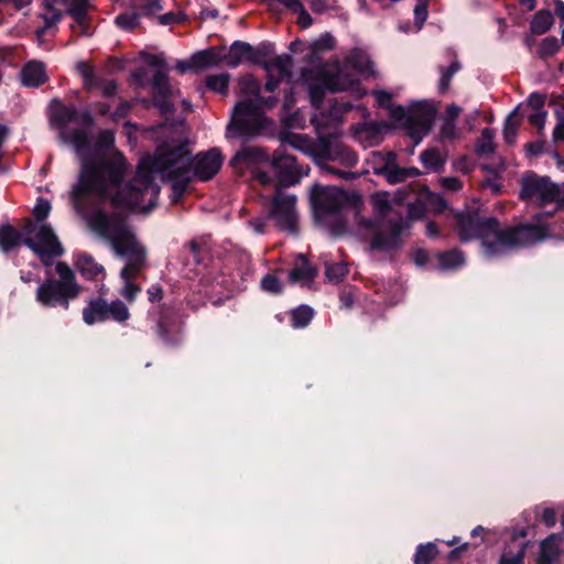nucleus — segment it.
Returning a JSON list of instances; mask_svg holds the SVG:
<instances>
[{
    "instance_id": "ea45409f",
    "label": "nucleus",
    "mask_w": 564,
    "mask_h": 564,
    "mask_svg": "<svg viewBox=\"0 0 564 564\" xmlns=\"http://www.w3.org/2000/svg\"><path fill=\"white\" fill-rule=\"evenodd\" d=\"M347 272L348 270L344 262L326 264V276L333 283L340 282Z\"/></svg>"
},
{
    "instance_id": "e2e57ef3",
    "label": "nucleus",
    "mask_w": 564,
    "mask_h": 564,
    "mask_svg": "<svg viewBox=\"0 0 564 564\" xmlns=\"http://www.w3.org/2000/svg\"><path fill=\"white\" fill-rule=\"evenodd\" d=\"M542 521L546 527H554L556 523V512L552 508H544L542 511Z\"/></svg>"
},
{
    "instance_id": "4468645a",
    "label": "nucleus",
    "mask_w": 564,
    "mask_h": 564,
    "mask_svg": "<svg viewBox=\"0 0 564 564\" xmlns=\"http://www.w3.org/2000/svg\"><path fill=\"white\" fill-rule=\"evenodd\" d=\"M269 160V155L262 148L259 147H245L231 160V164L235 166L246 165L252 169V175L263 186H270L271 183L275 182L264 171L257 167L261 163H265Z\"/></svg>"
},
{
    "instance_id": "5701e85b",
    "label": "nucleus",
    "mask_w": 564,
    "mask_h": 564,
    "mask_svg": "<svg viewBox=\"0 0 564 564\" xmlns=\"http://www.w3.org/2000/svg\"><path fill=\"white\" fill-rule=\"evenodd\" d=\"M23 85L37 87L46 80L45 67L40 62H31L25 65L21 73Z\"/></svg>"
},
{
    "instance_id": "37998d69",
    "label": "nucleus",
    "mask_w": 564,
    "mask_h": 564,
    "mask_svg": "<svg viewBox=\"0 0 564 564\" xmlns=\"http://www.w3.org/2000/svg\"><path fill=\"white\" fill-rule=\"evenodd\" d=\"M389 113L395 124L405 127L408 129L409 109L405 110L401 106H389Z\"/></svg>"
},
{
    "instance_id": "e433bc0d",
    "label": "nucleus",
    "mask_w": 564,
    "mask_h": 564,
    "mask_svg": "<svg viewBox=\"0 0 564 564\" xmlns=\"http://www.w3.org/2000/svg\"><path fill=\"white\" fill-rule=\"evenodd\" d=\"M518 127L519 121L516 118V111H513L508 116L503 128V138L508 144H512L516 141Z\"/></svg>"
},
{
    "instance_id": "79ce46f5",
    "label": "nucleus",
    "mask_w": 564,
    "mask_h": 564,
    "mask_svg": "<svg viewBox=\"0 0 564 564\" xmlns=\"http://www.w3.org/2000/svg\"><path fill=\"white\" fill-rule=\"evenodd\" d=\"M133 4L147 15L154 14L162 9L161 0H133Z\"/></svg>"
},
{
    "instance_id": "603ef678",
    "label": "nucleus",
    "mask_w": 564,
    "mask_h": 564,
    "mask_svg": "<svg viewBox=\"0 0 564 564\" xmlns=\"http://www.w3.org/2000/svg\"><path fill=\"white\" fill-rule=\"evenodd\" d=\"M545 102V97L540 94H532L527 102V109L529 112H538V111H545L543 109Z\"/></svg>"
},
{
    "instance_id": "473e14b6",
    "label": "nucleus",
    "mask_w": 564,
    "mask_h": 564,
    "mask_svg": "<svg viewBox=\"0 0 564 564\" xmlns=\"http://www.w3.org/2000/svg\"><path fill=\"white\" fill-rule=\"evenodd\" d=\"M313 317V311L308 306H300L292 312V325L295 328L305 327Z\"/></svg>"
},
{
    "instance_id": "ddd939ff",
    "label": "nucleus",
    "mask_w": 564,
    "mask_h": 564,
    "mask_svg": "<svg viewBox=\"0 0 564 564\" xmlns=\"http://www.w3.org/2000/svg\"><path fill=\"white\" fill-rule=\"evenodd\" d=\"M435 113L433 105L426 101L414 102L409 108L408 133L415 145L430 132Z\"/></svg>"
},
{
    "instance_id": "bb28decb",
    "label": "nucleus",
    "mask_w": 564,
    "mask_h": 564,
    "mask_svg": "<svg viewBox=\"0 0 564 564\" xmlns=\"http://www.w3.org/2000/svg\"><path fill=\"white\" fill-rule=\"evenodd\" d=\"M446 156L445 152L431 148L421 153L420 161L427 171L440 172L445 165Z\"/></svg>"
},
{
    "instance_id": "412c9836",
    "label": "nucleus",
    "mask_w": 564,
    "mask_h": 564,
    "mask_svg": "<svg viewBox=\"0 0 564 564\" xmlns=\"http://www.w3.org/2000/svg\"><path fill=\"white\" fill-rule=\"evenodd\" d=\"M148 64L156 69L153 77V89L162 97H170L173 95L174 89L171 87L169 78L164 72V59L158 55H151L148 58Z\"/></svg>"
},
{
    "instance_id": "3c124183",
    "label": "nucleus",
    "mask_w": 564,
    "mask_h": 564,
    "mask_svg": "<svg viewBox=\"0 0 564 564\" xmlns=\"http://www.w3.org/2000/svg\"><path fill=\"white\" fill-rule=\"evenodd\" d=\"M446 204L445 200L437 194H427L425 199V207L435 212L441 213L444 210Z\"/></svg>"
},
{
    "instance_id": "338daca9",
    "label": "nucleus",
    "mask_w": 564,
    "mask_h": 564,
    "mask_svg": "<svg viewBox=\"0 0 564 564\" xmlns=\"http://www.w3.org/2000/svg\"><path fill=\"white\" fill-rule=\"evenodd\" d=\"M297 22L302 28L306 29L312 24V18L308 14V12L304 9V7H302V10L297 11Z\"/></svg>"
},
{
    "instance_id": "c756f323",
    "label": "nucleus",
    "mask_w": 564,
    "mask_h": 564,
    "mask_svg": "<svg viewBox=\"0 0 564 564\" xmlns=\"http://www.w3.org/2000/svg\"><path fill=\"white\" fill-rule=\"evenodd\" d=\"M438 265L442 270H452L460 267L465 262L463 253L458 250H452L438 254Z\"/></svg>"
},
{
    "instance_id": "4d7b16f0",
    "label": "nucleus",
    "mask_w": 564,
    "mask_h": 564,
    "mask_svg": "<svg viewBox=\"0 0 564 564\" xmlns=\"http://www.w3.org/2000/svg\"><path fill=\"white\" fill-rule=\"evenodd\" d=\"M546 111L529 112L528 119L531 124L538 128L539 133L544 129Z\"/></svg>"
},
{
    "instance_id": "680f3d73",
    "label": "nucleus",
    "mask_w": 564,
    "mask_h": 564,
    "mask_svg": "<svg viewBox=\"0 0 564 564\" xmlns=\"http://www.w3.org/2000/svg\"><path fill=\"white\" fill-rule=\"evenodd\" d=\"M441 184L444 188L457 192L462 188V183L457 177H443Z\"/></svg>"
},
{
    "instance_id": "b1692460",
    "label": "nucleus",
    "mask_w": 564,
    "mask_h": 564,
    "mask_svg": "<svg viewBox=\"0 0 564 564\" xmlns=\"http://www.w3.org/2000/svg\"><path fill=\"white\" fill-rule=\"evenodd\" d=\"M563 539L562 534H551L541 543V553L539 564H551L560 554V544Z\"/></svg>"
},
{
    "instance_id": "a211bd4d",
    "label": "nucleus",
    "mask_w": 564,
    "mask_h": 564,
    "mask_svg": "<svg viewBox=\"0 0 564 564\" xmlns=\"http://www.w3.org/2000/svg\"><path fill=\"white\" fill-rule=\"evenodd\" d=\"M223 164V158L218 150L213 149L205 153H199L195 160L191 159L194 174L200 181H208L218 173Z\"/></svg>"
},
{
    "instance_id": "39448f33",
    "label": "nucleus",
    "mask_w": 564,
    "mask_h": 564,
    "mask_svg": "<svg viewBox=\"0 0 564 564\" xmlns=\"http://www.w3.org/2000/svg\"><path fill=\"white\" fill-rule=\"evenodd\" d=\"M240 99L232 109L231 120L227 127V138L252 139L273 129V121L264 111L276 105L275 97H263L261 86L252 76L239 82Z\"/></svg>"
},
{
    "instance_id": "f257e3e1",
    "label": "nucleus",
    "mask_w": 564,
    "mask_h": 564,
    "mask_svg": "<svg viewBox=\"0 0 564 564\" xmlns=\"http://www.w3.org/2000/svg\"><path fill=\"white\" fill-rule=\"evenodd\" d=\"M113 141L111 130L100 131L95 143L88 137L89 150L85 159L90 171L96 175L90 184L83 187L79 177L70 193L74 208L86 221L98 214H110L105 206L108 202L113 206L141 208L154 204L158 187L151 182L149 175L143 176L151 165L150 156L142 158L134 175L123 181L128 169L123 155L115 151L109 158L104 156V152L112 147Z\"/></svg>"
},
{
    "instance_id": "6e6d98bb",
    "label": "nucleus",
    "mask_w": 564,
    "mask_h": 564,
    "mask_svg": "<svg viewBox=\"0 0 564 564\" xmlns=\"http://www.w3.org/2000/svg\"><path fill=\"white\" fill-rule=\"evenodd\" d=\"M457 137L456 124L452 120H446L440 131L441 140H454Z\"/></svg>"
},
{
    "instance_id": "6ab92c4d",
    "label": "nucleus",
    "mask_w": 564,
    "mask_h": 564,
    "mask_svg": "<svg viewBox=\"0 0 564 564\" xmlns=\"http://www.w3.org/2000/svg\"><path fill=\"white\" fill-rule=\"evenodd\" d=\"M75 296L68 295V292H65L63 288H61L55 281L48 279L36 290V301L47 307H53L58 304L63 305L65 308L68 307V300L74 299Z\"/></svg>"
},
{
    "instance_id": "49530a36",
    "label": "nucleus",
    "mask_w": 564,
    "mask_h": 564,
    "mask_svg": "<svg viewBox=\"0 0 564 564\" xmlns=\"http://www.w3.org/2000/svg\"><path fill=\"white\" fill-rule=\"evenodd\" d=\"M335 150L337 151V156L344 164L348 166H354L357 163V156L354 152H351L348 148L336 144Z\"/></svg>"
},
{
    "instance_id": "f704fd0d",
    "label": "nucleus",
    "mask_w": 564,
    "mask_h": 564,
    "mask_svg": "<svg viewBox=\"0 0 564 564\" xmlns=\"http://www.w3.org/2000/svg\"><path fill=\"white\" fill-rule=\"evenodd\" d=\"M229 76L227 74L209 75L206 78V85L210 90L219 94H226L228 90Z\"/></svg>"
},
{
    "instance_id": "f3484780",
    "label": "nucleus",
    "mask_w": 564,
    "mask_h": 564,
    "mask_svg": "<svg viewBox=\"0 0 564 564\" xmlns=\"http://www.w3.org/2000/svg\"><path fill=\"white\" fill-rule=\"evenodd\" d=\"M292 66V57L288 54L274 56L264 62L263 67L269 74L265 90L272 93L279 86L280 79L290 78Z\"/></svg>"
},
{
    "instance_id": "aec40b11",
    "label": "nucleus",
    "mask_w": 564,
    "mask_h": 564,
    "mask_svg": "<svg viewBox=\"0 0 564 564\" xmlns=\"http://www.w3.org/2000/svg\"><path fill=\"white\" fill-rule=\"evenodd\" d=\"M226 63L236 67L242 63H259L258 53L246 42H235L225 57Z\"/></svg>"
},
{
    "instance_id": "c9c22d12",
    "label": "nucleus",
    "mask_w": 564,
    "mask_h": 564,
    "mask_svg": "<svg viewBox=\"0 0 564 564\" xmlns=\"http://www.w3.org/2000/svg\"><path fill=\"white\" fill-rule=\"evenodd\" d=\"M460 68L457 61H453L448 67H441V78L438 83L440 91H446L449 87L451 79Z\"/></svg>"
},
{
    "instance_id": "0eeeda50",
    "label": "nucleus",
    "mask_w": 564,
    "mask_h": 564,
    "mask_svg": "<svg viewBox=\"0 0 564 564\" xmlns=\"http://www.w3.org/2000/svg\"><path fill=\"white\" fill-rule=\"evenodd\" d=\"M350 69L360 75H373L372 63L369 56L359 50L352 51L343 66L338 62L327 63L318 70L319 84L310 88L312 105L315 108L321 107L325 90L332 93L343 90L357 91L358 80L350 73Z\"/></svg>"
},
{
    "instance_id": "72a5a7b5",
    "label": "nucleus",
    "mask_w": 564,
    "mask_h": 564,
    "mask_svg": "<svg viewBox=\"0 0 564 564\" xmlns=\"http://www.w3.org/2000/svg\"><path fill=\"white\" fill-rule=\"evenodd\" d=\"M494 137L495 133L491 129L486 128L481 131V137L477 143V152L479 154L488 155L494 152Z\"/></svg>"
},
{
    "instance_id": "052dcab7",
    "label": "nucleus",
    "mask_w": 564,
    "mask_h": 564,
    "mask_svg": "<svg viewBox=\"0 0 564 564\" xmlns=\"http://www.w3.org/2000/svg\"><path fill=\"white\" fill-rule=\"evenodd\" d=\"M69 14L79 23L83 24L86 15V3L82 2L69 10Z\"/></svg>"
},
{
    "instance_id": "7c9ffc66",
    "label": "nucleus",
    "mask_w": 564,
    "mask_h": 564,
    "mask_svg": "<svg viewBox=\"0 0 564 564\" xmlns=\"http://www.w3.org/2000/svg\"><path fill=\"white\" fill-rule=\"evenodd\" d=\"M107 315L116 322H124L129 318V310L121 301H113L107 303Z\"/></svg>"
},
{
    "instance_id": "774afa93",
    "label": "nucleus",
    "mask_w": 564,
    "mask_h": 564,
    "mask_svg": "<svg viewBox=\"0 0 564 564\" xmlns=\"http://www.w3.org/2000/svg\"><path fill=\"white\" fill-rule=\"evenodd\" d=\"M284 8L291 10L294 13H297L299 10H302L303 4L299 0H278Z\"/></svg>"
},
{
    "instance_id": "58836bf2",
    "label": "nucleus",
    "mask_w": 564,
    "mask_h": 564,
    "mask_svg": "<svg viewBox=\"0 0 564 564\" xmlns=\"http://www.w3.org/2000/svg\"><path fill=\"white\" fill-rule=\"evenodd\" d=\"M77 70L83 77L85 87L87 89H93L94 85H96V82L99 78L98 76H96L93 67L85 62H79L77 64Z\"/></svg>"
},
{
    "instance_id": "c85d7f7f",
    "label": "nucleus",
    "mask_w": 564,
    "mask_h": 564,
    "mask_svg": "<svg viewBox=\"0 0 564 564\" xmlns=\"http://www.w3.org/2000/svg\"><path fill=\"white\" fill-rule=\"evenodd\" d=\"M553 25V15L549 10H540L533 17L530 29L534 34H543Z\"/></svg>"
},
{
    "instance_id": "f03ea898",
    "label": "nucleus",
    "mask_w": 564,
    "mask_h": 564,
    "mask_svg": "<svg viewBox=\"0 0 564 564\" xmlns=\"http://www.w3.org/2000/svg\"><path fill=\"white\" fill-rule=\"evenodd\" d=\"M87 224L99 238L111 246L118 257L126 259L127 263L120 272V276L124 281L121 294L128 301H133L140 292V288L131 280L145 265V248L137 239L122 213L98 214L89 217Z\"/></svg>"
},
{
    "instance_id": "8fccbe9b",
    "label": "nucleus",
    "mask_w": 564,
    "mask_h": 564,
    "mask_svg": "<svg viewBox=\"0 0 564 564\" xmlns=\"http://www.w3.org/2000/svg\"><path fill=\"white\" fill-rule=\"evenodd\" d=\"M93 89H97L101 93V95L109 97L116 93L117 85L113 80L98 78Z\"/></svg>"
},
{
    "instance_id": "9d476101",
    "label": "nucleus",
    "mask_w": 564,
    "mask_h": 564,
    "mask_svg": "<svg viewBox=\"0 0 564 564\" xmlns=\"http://www.w3.org/2000/svg\"><path fill=\"white\" fill-rule=\"evenodd\" d=\"M76 117L77 112L74 107H66L59 102H56L52 110L51 120L52 123L58 129L62 140L69 144L80 159V186L83 187L84 185L91 183L96 173L94 174L90 171L87 160L85 159L89 150L88 134L79 129L69 130L67 128L68 123L76 120Z\"/></svg>"
},
{
    "instance_id": "20e7f679",
    "label": "nucleus",
    "mask_w": 564,
    "mask_h": 564,
    "mask_svg": "<svg viewBox=\"0 0 564 564\" xmlns=\"http://www.w3.org/2000/svg\"><path fill=\"white\" fill-rule=\"evenodd\" d=\"M404 196L398 192L375 193L371 203L378 220L375 223L355 213L357 234L362 237L373 235L370 243L372 251H390L399 247L400 235L409 227V221L402 218L401 204Z\"/></svg>"
},
{
    "instance_id": "2f4dec72",
    "label": "nucleus",
    "mask_w": 564,
    "mask_h": 564,
    "mask_svg": "<svg viewBox=\"0 0 564 564\" xmlns=\"http://www.w3.org/2000/svg\"><path fill=\"white\" fill-rule=\"evenodd\" d=\"M437 549L433 543L420 545L416 550L414 563L415 564H430L431 561L436 556Z\"/></svg>"
},
{
    "instance_id": "1a4fd4ad",
    "label": "nucleus",
    "mask_w": 564,
    "mask_h": 564,
    "mask_svg": "<svg viewBox=\"0 0 564 564\" xmlns=\"http://www.w3.org/2000/svg\"><path fill=\"white\" fill-rule=\"evenodd\" d=\"M312 203L316 220L333 235L347 231L343 212L348 203L347 194L338 187L315 185L312 188Z\"/></svg>"
},
{
    "instance_id": "423d86ee",
    "label": "nucleus",
    "mask_w": 564,
    "mask_h": 564,
    "mask_svg": "<svg viewBox=\"0 0 564 564\" xmlns=\"http://www.w3.org/2000/svg\"><path fill=\"white\" fill-rule=\"evenodd\" d=\"M151 165L143 173V176L150 177L151 182L158 187V193H160V187L155 182V176H160L162 180H169L173 182V191L174 194L172 196V202L177 203L181 197L186 183L189 181L191 174V152L185 144H163L158 150L154 156H150ZM159 196V194H156ZM158 199V197H155ZM156 204H154L141 208L139 206H120L121 208L135 210V212H149Z\"/></svg>"
},
{
    "instance_id": "69168bd1",
    "label": "nucleus",
    "mask_w": 564,
    "mask_h": 564,
    "mask_svg": "<svg viewBox=\"0 0 564 564\" xmlns=\"http://www.w3.org/2000/svg\"><path fill=\"white\" fill-rule=\"evenodd\" d=\"M544 144H545L544 141H536V142L528 143L525 147L528 155L538 156L539 154H541L543 152Z\"/></svg>"
},
{
    "instance_id": "dca6fc26",
    "label": "nucleus",
    "mask_w": 564,
    "mask_h": 564,
    "mask_svg": "<svg viewBox=\"0 0 564 564\" xmlns=\"http://www.w3.org/2000/svg\"><path fill=\"white\" fill-rule=\"evenodd\" d=\"M373 158L375 160L378 159L382 161V166L375 167V173L384 175L388 182L391 184H397L405 181L409 177L420 175V171L416 167H399L395 163V154L392 152H373Z\"/></svg>"
},
{
    "instance_id": "bf43d9fd",
    "label": "nucleus",
    "mask_w": 564,
    "mask_h": 564,
    "mask_svg": "<svg viewBox=\"0 0 564 564\" xmlns=\"http://www.w3.org/2000/svg\"><path fill=\"white\" fill-rule=\"evenodd\" d=\"M557 115V124L554 128L553 131V140L555 142L557 141H564V112H556Z\"/></svg>"
},
{
    "instance_id": "09e8293b",
    "label": "nucleus",
    "mask_w": 564,
    "mask_h": 564,
    "mask_svg": "<svg viewBox=\"0 0 564 564\" xmlns=\"http://www.w3.org/2000/svg\"><path fill=\"white\" fill-rule=\"evenodd\" d=\"M261 286L265 292L272 294H278L282 290V284L280 280L272 274H268L262 279Z\"/></svg>"
},
{
    "instance_id": "a19ab883",
    "label": "nucleus",
    "mask_w": 564,
    "mask_h": 564,
    "mask_svg": "<svg viewBox=\"0 0 564 564\" xmlns=\"http://www.w3.org/2000/svg\"><path fill=\"white\" fill-rule=\"evenodd\" d=\"M192 65L195 69L206 68L216 64L215 54L212 52L203 51L194 54L192 57Z\"/></svg>"
},
{
    "instance_id": "393cba45",
    "label": "nucleus",
    "mask_w": 564,
    "mask_h": 564,
    "mask_svg": "<svg viewBox=\"0 0 564 564\" xmlns=\"http://www.w3.org/2000/svg\"><path fill=\"white\" fill-rule=\"evenodd\" d=\"M75 265L83 276L86 279H95L105 274V269L97 263L95 259L86 253H79L76 258Z\"/></svg>"
},
{
    "instance_id": "de8ad7c7",
    "label": "nucleus",
    "mask_w": 564,
    "mask_h": 564,
    "mask_svg": "<svg viewBox=\"0 0 564 564\" xmlns=\"http://www.w3.org/2000/svg\"><path fill=\"white\" fill-rule=\"evenodd\" d=\"M427 18V0H417L414 7V19L416 23V31H419Z\"/></svg>"
},
{
    "instance_id": "0e129e2a",
    "label": "nucleus",
    "mask_w": 564,
    "mask_h": 564,
    "mask_svg": "<svg viewBox=\"0 0 564 564\" xmlns=\"http://www.w3.org/2000/svg\"><path fill=\"white\" fill-rule=\"evenodd\" d=\"M375 97H376L377 102L380 106H384L388 108H389V106H392V104H391L392 95L389 91L377 90V91H375Z\"/></svg>"
},
{
    "instance_id": "13d9d810",
    "label": "nucleus",
    "mask_w": 564,
    "mask_h": 564,
    "mask_svg": "<svg viewBox=\"0 0 564 564\" xmlns=\"http://www.w3.org/2000/svg\"><path fill=\"white\" fill-rule=\"evenodd\" d=\"M61 20V13L55 10H48L46 14H44L45 26L42 30L37 31V36H42L44 31L54 24H56Z\"/></svg>"
},
{
    "instance_id": "cd10ccee",
    "label": "nucleus",
    "mask_w": 564,
    "mask_h": 564,
    "mask_svg": "<svg viewBox=\"0 0 564 564\" xmlns=\"http://www.w3.org/2000/svg\"><path fill=\"white\" fill-rule=\"evenodd\" d=\"M83 318L88 325L106 321L108 318L107 303L104 300L91 301L84 308Z\"/></svg>"
},
{
    "instance_id": "5fc2aeb1",
    "label": "nucleus",
    "mask_w": 564,
    "mask_h": 564,
    "mask_svg": "<svg viewBox=\"0 0 564 564\" xmlns=\"http://www.w3.org/2000/svg\"><path fill=\"white\" fill-rule=\"evenodd\" d=\"M50 212L51 205L46 199H39L33 208V215L40 221L44 220L48 216Z\"/></svg>"
},
{
    "instance_id": "f8f14e48",
    "label": "nucleus",
    "mask_w": 564,
    "mask_h": 564,
    "mask_svg": "<svg viewBox=\"0 0 564 564\" xmlns=\"http://www.w3.org/2000/svg\"><path fill=\"white\" fill-rule=\"evenodd\" d=\"M522 198L536 205L560 203L564 199L562 189L547 177L529 176L523 180Z\"/></svg>"
},
{
    "instance_id": "4be33fe9",
    "label": "nucleus",
    "mask_w": 564,
    "mask_h": 564,
    "mask_svg": "<svg viewBox=\"0 0 564 564\" xmlns=\"http://www.w3.org/2000/svg\"><path fill=\"white\" fill-rule=\"evenodd\" d=\"M315 274V269L308 263L303 254H300L296 259L295 267L289 274V280L292 283L307 285L313 281Z\"/></svg>"
},
{
    "instance_id": "a18cd8bd",
    "label": "nucleus",
    "mask_w": 564,
    "mask_h": 564,
    "mask_svg": "<svg viewBox=\"0 0 564 564\" xmlns=\"http://www.w3.org/2000/svg\"><path fill=\"white\" fill-rule=\"evenodd\" d=\"M524 557V545H518L516 553L506 552L499 564H522Z\"/></svg>"
},
{
    "instance_id": "4c0bfd02",
    "label": "nucleus",
    "mask_w": 564,
    "mask_h": 564,
    "mask_svg": "<svg viewBox=\"0 0 564 564\" xmlns=\"http://www.w3.org/2000/svg\"><path fill=\"white\" fill-rule=\"evenodd\" d=\"M77 70L83 77L85 87L87 89H93L94 85H96V82L99 78L98 76H96L93 67L85 62H79L77 64Z\"/></svg>"
},
{
    "instance_id": "9b49d317",
    "label": "nucleus",
    "mask_w": 564,
    "mask_h": 564,
    "mask_svg": "<svg viewBox=\"0 0 564 564\" xmlns=\"http://www.w3.org/2000/svg\"><path fill=\"white\" fill-rule=\"evenodd\" d=\"M271 185L274 187V195L271 199L269 216L281 229L294 232L297 225L296 197L280 189L276 182Z\"/></svg>"
},
{
    "instance_id": "c03bdc74",
    "label": "nucleus",
    "mask_w": 564,
    "mask_h": 564,
    "mask_svg": "<svg viewBox=\"0 0 564 564\" xmlns=\"http://www.w3.org/2000/svg\"><path fill=\"white\" fill-rule=\"evenodd\" d=\"M560 48L558 40L550 36L544 39L539 46V54L543 57L554 55Z\"/></svg>"
},
{
    "instance_id": "6e6552de",
    "label": "nucleus",
    "mask_w": 564,
    "mask_h": 564,
    "mask_svg": "<svg viewBox=\"0 0 564 564\" xmlns=\"http://www.w3.org/2000/svg\"><path fill=\"white\" fill-rule=\"evenodd\" d=\"M21 241L40 258L44 265H48L53 258L64 252L61 242L47 225L29 221L21 232H17L9 225L0 227V249L3 252L12 250Z\"/></svg>"
},
{
    "instance_id": "2eb2a0df",
    "label": "nucleus",
    "mask_w": 564,
    "mask_h": 564,
    "mask_svg": "<svg viewBox=\"0 0 564 564\" xmlns=\"http://www.w3.org/2000/svg\"><path fill=\"white\" fill-rule=\"evenodd\" d=\"M271 166L279 184L284 186L296 184L303 175L307 174V171L301 167L292 155L281 149L274 152Z\"/></svg>"
},
{
    "instance_id": "864d4df0",
    "label": "nucleus",
    "mask_w": 564,
    "mask_h": 564,
    "mask_svg": "<svg viewBox=\"0 0 564 564\" xmlns=\"http://www.w3.org/2000/svg\"><path fill=\"white\" fill-rule=\"evenodd\" d=\"M116 23L118 26L124 30H132L138 25V17L135 14H120L116 18Z\"/></svg>"
},
{
    "instance_id": "a878e982",
    "label": "nucleus",
    "mask_w": 564,
    "mask_h": 564,
    "mask_svg": "<svg viewBox=\"0 0 564 564\" xmlns=\"http://www.w3.org/2000/svg\"><path fill=\"white\" fill-rule=\"evenodd\" d=\"M56 272L59 280L55 282L63 288L65 292H68V295L76 297L80 288L75 282V275L72 269L65 262H57Z\"/></svg>"
},
{
    "instance_id": "7ed1b4c3",
    "label": "nucleus",
    "mask_w": 564,
    "mask_h": 564,
    "mask_svg": "<svg viewBox=\"0 0 564 564\" xmlns=\"http://www.w3.org/2000/svg\"><path fill=\"white\" fill-rule=\"evenodd\" d=\"M457 230L463 241L479 239L482 253L491 259L508 251L542 241L547 236L544 225H524L501 229L496 218H478L470 215L457 216Z\"/></svg>"
}]
</instances>
